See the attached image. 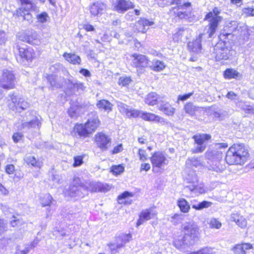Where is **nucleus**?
Here are the masks:
<instances>
[{
	"label": "nucleus",
	"instance_id": "1",
	"mask_svg": "<svg viewBox=\"0 0 254 254\" xmlns=\"http://www.w3.org/2000/svg\"><path fill=\"white\" fill-rule=\"evenodd\" d=\"M249 156L248 150L243 144H234L227 151L225 160L229 165H242Z\"/></svg>",
	"mask_w": 254,
	"mask_h": 254
},
{
	"label": "nucleus",
	"instance_id": "2",
	"mask_svg": "<svg viewBox=\"0 0 254 254\" xmlns=\"http://www.w3.org/2000/svg\"><path fill=\"white\" fill-rule=\"evenodd\" d=\"M91 115L92 117L88 119L85 124H78L75 126L74 130L79 136L87 137L99 127L100 123L98 116L95 114Z\"/></svg>",
	"mask_w": 254,
	"mask_h": 254
},
{
	"label": "nucleus",
	"instance_id": "3",
	"mask_svg": "<svg viewBox=\"0 0 254 254\" xmlns=\"http://www.w3.org/2000/svg\"><path fill=\"white\" fill-rule=\"evenodd\" d=\"M220 13V10L215 7L213 9L212 11L208 12L205 17L204 19L209 22L205 28V30L209 38L213 36L217 29L219 22L222 20V17L219 15Z\"/></svg>",
	"mask_w": 254,
	"mask_h": 254
},
{
	"label": "nucleus",
	"instance_id": "4",
	"mask_svg": "<svg viewBox=\"0 0 254 254\" xmlns=\"http://www.w3.org/2000/svg\"><path fill=\"white\" fill-rule=\"evenodd\" d=\"M26 118V121L23 122L21 124V129L28 131L35 128L39 129L41 126L40 117L36 116L33 112H28Z\"/></svg>",
	"mask_w": 254,
	"mask_h": 254
},
{
	"label": "nucleus",
	"instance_id": "5",
	"mask_svg": "<svg viewBox=\"0 0 254 254\" xmlns=\"http://www.w3.org/2000/svg\"><path fill=\"white\" fill-rule=\"evenodd\" d=\"M84 184L81 183L79 178H75L65 193L71 197H83L86 193L84 191Z\"/></svg>",
	"mask_w": 254,
	"mask_h": 254
},
{
	"label": "nucleus",
	"instance_id": "6",
	"mask_svg": "<svg viewBox=\"0 0 254 254\" xmlns=\"http://www.w3.org/2000/svg\"><path fill=\"white\" fill-rule=\"evenodd\" d=\"M211 136L209 134L200 133L192 136L194 143L196 146L191 149L193 153H200L203 152L206 148V141L210 140Z\"/></svg>",
	"mask_w": 254,
	"mask_h": 254
},
{
	"label": "nucleus",
	"instance_id": "7",
	"mask_svg": "<svg viewBox=\"0 0 254 254\" xmlns=\"http://www.w3.org/2000/svg\"><path fill=\"white\" fill-rule=\"evenodd\" d=\"M184 233V241L190 242V241L197 238L199 235L198 226L194 222H187L183 225Z\"/></svg>",
	"mask_w": 254,
	"mask_h": 254
},
{
	"label": "nucleus",
	"instance_id": "8",
	"mask_svg": "<svg viewBox=\"0 0 254 254\" xmlns=\"http://www.w3.org/2000/svg\"><path fill=\"white\" fill-rule=\"evenodd\" d=\"M9 96L10 97V100H8L7 105L10 109L20 111V110H23L29 107V104L23 98L14 94L9 95Z\"/></svg>",
	"mask_w": 254,
	"mask_h": 254
},
{
	"label": "nucleus",
	"instance_id": "9",
	"mask_svg": "<svg viewBox=\"0 0 254 254\" xmlns=\"http://www.w3.org/2000/svg\"><path fill=\"white\" fill-rule=\"evenodd\" d=\"M150 161L152 165L153 171H155L156 168L162 169L169 163V160L166 155L160 151L154 152L150 157Z\"/></svg>",
	"mask_w": 254,
	"mask_h": 254
},
{
	"label": "nucleus",
	"instance_id": "10",
	"mask_svg": "<svg viewBox=\"0 0 254 254\" xmlns=\"http://www.w3.org/2000/svg\"><path fill=\"white\" fill-rule=\"evenodd\" d=\"M228 147L226 143H217L211 149L207 150L205 153V157L213 161H219L223 157L222 151L220 150L222 148H226Z\"/></svg>",
	"mask_w": 254,
	"mask_h": 254
},
{
	"label": "nucleus",
	"instance_id": "11",
	"mask_svg": "<svg viewBox=\"0 0 254 254\" xmlns=\"http://www.w3.org/2000/svg\"><path fill=\"white\" fill-rule=\"evenodd\" d=\"M0 86L6 90L14 88L15 76L11 71L3 70L2 75L0 77Z\"/></svg>",
	"mask_w": 254,
	"mask_h": 254
},
{
	"label": "nucleus",
	"instance_id": "12",
	"mask_svg": "<svg viewBox=\"0 0 254 254\" xmlns=\"http://www.w3.org/2000/svg\"><path fill=\"white\" fill-rule=\"evenodd\" d=\"M84 191L86 195L88 191L96 192L98 191L105 192L110 190V187L107 185L99 182L93 181L86 182L84 184Z\"/></svg>",
	"mask_w": 254,
	"mask_h": 254
},
{
	"label": "nucleus",
	"instance_id": "13",
	"mask_svg": "<svg viewBox=\"0 0 254 254\" xmlns=\"http://www.w3.org/2000/svg\"><path fill=\"white\" fill-rule=\"evenodd\" d=\"M132 64L137 69H142L149 65V61L145 55L134 54L132 55Z\"/></svg>",
	"mask_w": 254,
	"mask_h": 254
},
{
	"label": "nucleus",
	"instance_id": "14",
	"mask_svg": "<svg viewBox=\"0 0 254 254\" xmlns=\"http://www.w3.org/2000/svg\"><path fill=\"white\" fill-rule=\"evenodd\" d=\"M230 53V50L222 43L217 44L214 48V54L217 61L227 60L229 58Z\"/></svg>",
	"mask_w": 254,
	"mask_h": 254
},
{
	"label": "nucleus",
	"instance_id": "15",
	"mask_svg": "<svg viewBox=\"0 0 254 254\" xmlns=\"http://www.w3.org/2000/svg\"><path fill=\"white\" fill-rule=\"evenodd\" d=\"M95 141L98 146L103 150L107 149L111 143V139L106 134L102 132L96 135Z\"/></svg>",
	"mask_w": 254,
	"mask_h": 254
},
{
	"label": "nucleus",
	"instance_id": "16",
	"mask_svg": "<svg viewBox=\"0 0 254 254\" xmlns=\"http://www.w3.org/2000/svg\"><path fill=\"white\" fill-rule=\"evenodd\" d=\"M17 48L19 51V55L20 58L27 61H31L33 56V51L31 48H28L25 45L21 46L17 45Z\"/></svg>",
	"mask_w": 254,
	"mask_h": 254
},
{
	"label": "nucleus",
	"instance_id": "17",
	"mask_svg": "<svg viewBox=\"0 0 254 254\" xmlns=\"http://www.w3.org/2000/svg\"><path fill=\"white\" fill-rule=\"evenodd\" d=\"M157 214V212L152 209H145L142 211L139 215L136 225L139 226L142 224L144 222L149 220L154 217Z\"/></svg>",
	"mask_w": 254,
	"mask_h": 254
},
{
	"label": "nucleus",
	"instance_id": "18",
	"mask_svg": "<svg viewBox=\"0 0 254 254\" xmlns=\"http://www.w3.org/2000/svg\"><path fill=\"white\" fill-rule=\"evenodd\" d=\"M141 118L144 120L153 122L162 125H164L166 123L165 120L163 118L151 113L142 112Z\"/></svg>",
	"mask_w": 254,
	"mask_h": 254
},
{
	"label": "nucleus",
	"instance_id": "19",
	"mask_svg": "<svg viewBox=\"0 0 254 254\" xmlns=\"http://www.w3.org/2000/svg\"><path fill=\"white\" fill-rule=\"evenodd\" d=\"M164 99L165 98L162 99V101L159 104L158 109L167 116H173L175 109L168 102L165 101Z\"/></svg>",
	"mask_w": 254,
	"mask_h": 254
},
{
	"label": "nucleus",
	"instance_id": "20",
	"mask_svg": "<svg viewBox=\"0 0 254 254\" xmlns=\"http://www.w3.org/2000/svg\"><path fill=\"white\" fill-rule=\"evenodd\" d=\"M133 7V3L129 0H119L115 6V9L116 11L122 13Z\"/></svg>",
	"mask_w": 254,
	"mask_h": 254
},
{
	"label": "nucleus",
	"instance_id": "21",
	"mask_svg": "<svg viewBox=\"0 0 254 254\" xmlns=\"http://www.w3.org/2000/svg\"><path fill=\"white\" fill-rule=\"evenodd\" d=\"M21 6L17 10V13H21L25 12H28L31 10L35 11L37 10L36 5L31 2L30 0H21Z\"/></svg>",
	"mask_w": 254,
	"mask_h": 254
},
{
	"label": "nucleus",
	"instance_id": "22",
	"mask_svg": "<svg viewBox=\"0 0 254 254\" xmlns=\"http://www.w3.org/2000/svg\"><path fill=\"white\" fill-rule=\"evenodd\" d=\"M186 188L188 189L196 195L202 193L205 191L203 185L197 181L190 183V185L186 187Z\"/></svg>",
	"mask_w": 254,
	"mask_h": 254
},
{
	"label": "nucleus",
	"instance_id": "23",
	"mask_svg": "<svg viewBox=\"0 0 254 254\" xmlns=\"http://www.w3.org/2000/svg\"><path fill=\"white\" fill-rule=\"evenodd\" d=\"M164 98V96L159 95L155 92H152L147 95L145 102L149 105L153 106L157 103L159 104L162 101V99Z\"/></svg>",
	"mask_w": 254,
	"mask_h": 254
},
{
	"label": "nucleus",
	"instance_id": "24",
	"mask_svg": "<svg viewBox=\"0 0 254 254\" xmlns=\"http://www.w3.org/2000/svg\"><path fill=\"white\" fill-rule=\"evenodd\" d=\"M232 221L242 229H245L247 226V221L246 218L238 213H234L231 216Z\"/></svg>",
	"mask_w": 254,
	"mask_h": 254
},
{
	"label": "nucleus",
	"instance_id": "25",
	"mask_svg": "<svg viewBox=\"0 0 254 254\" xmlns=\"http://www.w3.org/2000/svg\"><path fill=\"white\" fill-rule=\"evenodd\" d=\"M252 245L250 243H243L237 245L233 248V251L236 254H247V251L253 249Z\"/></svg>",
	"mask_w": 254,
	"mask_h": 254
},
{
	"label": "nucleus",
	"instance_id": "26",
	"mask_svg": "<svg viewBox=\"0 0 254 254\" xmlns=\"http://www.w3.org/2000/svg\"><path fill=\"white\" fill-rule=\"evenodd\" d=\"M202 36V34H200L198 37L195 41L192 43H189L188 46L190 50L194 52H198L201 50V42Z\"/></svg>",
	"mask_w": 254,
	"mask_h": 254
},
{
	"label": "nucleus",
	"instance_id": "27",
	"mask_svg": "<svg viewBox=\"0 0 254 254\" xmlns=\"http://www.w3.org/2000/svg\"><path fill=\"white\" fill-rule=\"evenodd\" d=\"M64 59L69 62L70 63L73 64H79L81 62V59L79 56L74 54L65 53L63 55Z\"/></svg>",
	"mask_w": 254,
	"mask_h": 254
},
{
	"label": "nucleus",
	"instance_id": "28",
	"mask_svg": "<svg viewBox=\"0 0 254 254\" xmlns=\"http://www.w3.org/2000/svg\"><path fill=\"white\" fill-rule=\"evenodd\" d=\"M153 24V22L152 21H149L145 18H141L137 21L136 26L139 31L144 33L146 29V26H150Z\"/></svg>",
	"mask_w": 254,
	"mask_h": 254
},
{
	"label": "nucleus",
	"instance_id": "29",
	"mask_svg": "<svg viewBox=\"0 0 254 254\" xmlns=\"http://www.w3.org/2000/svg\"><path fill=\"white\" fill-rule=\"evenodd\" d=\"M104 7L103 3L99 1L95 2L90 6V13L94 16L97 15L103 9Z\"/></svg>",
	"mask_w": 254,
	"mask_h": 254
},
{
	"label": "nucleus",
	"instance_id": "30",
	"mask_svg": "<svg viewBox=\"0 0 254 254\" xmlns=\"http://www.w3.org/2000/svg\"><path fill=\"white\" fill-rule=\"evenodd\" d=\"M97 106L99 109L109 112L112 110L113 105L108 100L103 99L97 102Z\"/></svg>",
	"mask_w": 254,
	"mask_h": 254
},
{
	"label": "nucleus",
	"instance_id": "31",
	"mask_svg": "<svg viewBox=\"0 0 254 254\" xmlns=\"http://www.w3.org/2000/svg\"><path fill=\"white\" fill-rule=\"evenodd\" d=\"M177 205L180 211L183 213H188L190 209L189 202L185 198H179L177 200Z\"/></svg>",
	"mask_w": 254,
	"mask_h": 254
},
{
	"label": "nucleus",
	"instance_id": "32",
	"mask_svg": "<svg viewBox=\"0 0 254 254\" xmlns=\"http://www.w3.org/2000/svg\"><path fill=\"white\" fill-rule=\"evenodd\" d=\"M224 75L225 78L240 79L241 78V74L236 70L233 69H227L224 71Z\"/></svg>",
	"mask_w": 254,
	"mask_h": 254
},
{
	"label": "nucleus",
	"instance_id": "33",
	"mask_svg": "<svg viewBox=\"0 0 254 254\" xmlns=\"http://www.w3.org/2000/svg\"><path fill=\"white\" fill-rule=\"evenodd\" d=\"M24 161L28 165H31L33 167L38 168H40L42 166V162L39 160H37L34 156H26L24 158Z\"/></svg>",
	"mask_w": 254,
	"mask_h": 254
},
{
	"label": "nucleus",
	"instance_id": "34",
	"mask_svg": "<svg viewBox=\"0 0 254 254\" xmlns=\"http://www.w3.org/2000/svg\"><path fill=\"white\" fill-rule=\"evenodd\" d=\"M152 64V65H150V67L152 70L155 71H160L163 70L166 66L163 62L158 60H154Z\"/></svg>",
	"mask_w": 254,
	"mask_h": 254
},
{
	"label": "nucleus",
	"instance_id": "35",
	"mask_svg": "<svg viewBox=\"0 0 254 254\" xmlns=\"http://www.w3.org/2000/svg\"><path fill=\"white\" fill-rule=\"evenodd\" d=\"M27 42L33 45H39L41 43L38 38V35L36 32L27 35Z\"/></svg>",
	"mask_w": 254,
	"mask_h": 254
},
{
	"label": "nucleus",
	"instance_id": "36",
	"mask_svg": "<svg viewBox=\"0 0 254 254\" xmlns=\"http://www.w3.org/2000/svg\"><path fill=\"white\" fill-rule=\"evenodd\" d=\"M197 107L195 106L192 103L189 102L187 103L184 106V110L186 113L190 116L194 115Z\"/></svg>",
	"mask_w": 254,
	"mask_h": 254
},
{
	"label": "nucleus",
	"instance_id": "37",
	"mask_svg": "<svg viewBox=\"0 0 254 254\" xmlns=\"http://www.w3.org/2000/svg\"><path fill=\"white\" fill-rule=\"evenodd\" d=\"M212 203L210 201H203L197 204H192V207L196 210H200L203 208H208L211 206Z\"/></svg>",
	"mask_w": 254,
	"mask_h": 254
},
{
	"label": "nucleus",
	"instance_id": "38",
	"mask_svg": "<svg viewBox=\"0 0 254 254\" xmlns=\"http://www.w3.org/2000/svg\"><path fill=\"white\" fill-rule=\"evenodd\" d=\"M108 246L112 254H115L118 253L120 249L124 247V244L117 242V243H110Z\"/></svg>",
	"mask_w": 254,
	"mask_h": 254
},
{
	"label": "nucleus",
	"instance_id": "39",
	"mask_svg": "<svg viewBox=\"0 0 254 254\" xmlns=\"http://www.w3.org/2000/svg\"><path fill=\"white\" fill-rule=\"evenodd\" d=\"M187 165H192L195 167H198L202 166V163L198 158L192 157L189 158L186 160Z\"/></svg>",
	"mask_w": 254,
	"mask_h": 254
},
{
	"label": "nucleus",
	"instance_id": "40",
	"mask_svg": "<svg viewBox=\"0 0 254 254\" xmlns=\"http://www.w3.org/2000/svg\"><path fill=\"white\" fill-rule=\"evenodd\" d=\"M238 106L247 113H254V108L244 102H239Z\"/></svg>",
	"mask_w": 254,
	"mask_h": 254
},
{
	"label": "nucleus",
	"instance_id": "41",
	"mask_svg": "<svg viewBox=\"0 0 254 254\" xmlns=\"http://www.w3.org/2000/svg\"><path fill=\"white\" fill-rule=\"evenodd\" d=\"M36 17L37 19V22L39 23L47 22L50 18L48 14L46 12H42L37 14Z\"/></svg>",
	"mask_w": 254,
	"mask_h": 254
},
{
	"label": "nucleus",
	"instance_id": "42",
	"mask_svg": "<svg viewBox=\"0 0 254 254\" xmlns=\"http://www.w3.org/2000/svg\"><path fill=\"white\" fill-rule=\"evenodd\" d=\"M186 31V29L180 28H179L177 32H176L173 35V40L175 42H179L182 39V38Z\"/></svg>",
	"mask_w": 254,
	"mask_h": 254
},
{
	"label": "nucleus",
	"instance_id": "43",
	"mask_svg": "<svg viewBox=\"0 0 254 254\" xmlns=\"http://www.w3.org/2000/svg\"><path fill=\"white\" fill-rule=\"evenodd\" d=\"M208 223L210 228L219 229L222 226L221 223L218 219L214 218H211Z\"/></svg>",
	"mask_w": 254,
	"mask_h": 254
},
{
	"label": "nucleus",
	"instance_id": "44",
	"mask_svg": "<svg viewBox=\"0 0 254 254\" xmlns=\"http://www.w3.org/2000/svg\"><path fill=\"white\" fill-rule=\"evenodd\" d=\"M225 167L222 165L219 164V163L213 164L208 167V169L209 170L215 171L219 173H222L225 170Z\"/></svg>",
	"mask_w": 254,
	"mask_h": 254
},
{
	"label": "nucleus",
	"instance_id": "45",
	"mask_svg": "<svg viewBox=\"0 0 254 254\" xmlns=\"http://www.w3.org/2000/svg\"><path fill=\"white\" fill-rule=\"evenodd\" d=\"M52 200V196L49 194H45L43 198H41V203L42 206H49L50 205Z\"/></svg>",
	"mask_w": 254,
	"mask_h": 254
},
{
	"label": "nucleus",
	"instance_id": "46",
	"mask_svg": "<svg viewBox=\"0 0 254 254\" xmlns=\"http://www.w3.org/2000/svg\"><path fill=\"white\" fill-rule=\"evenodd\" d=\"M47 79L52 87L59 88L61 86L59 83L57 82V77L55 75L53 74L50 75L48 76Z\"/></svg>",
	"mask_w": 254,
	"mask_h": 254
},
{
	"label": "nucleus",
	"instance_id": "47",
	"mask_svg": "<svg viewBox=\"0 0 254 254\" xmlns=\"http://www.w3.org/2000/svg\"><path fill=\"white\" fill-rule=\"evenodd\" d=\"M242 14L246 17H254V8L251 7H244L242 9Z\"/></svg>",
	"mask_w": 254,
	"mask_h": 254
},
{
	"label": "nucleus",
	"instance_id": "48",
	"mask_svg": "<svg viewBox=\"0 0 254 254\" xmlns=\"http://www.w3.org/2000/svg\"><path fill=\"white\" fill-rule=\"evenodd\" d=\"M184 219V216L182 214H175L171 217V222L174 225L181 223Z\"/></svg>",
	"mask_w": 254,
	"mask_h": 254
},
{
	"label": "nucleus",
	"instance_id": "49",
	"mask_svg": "<svg viewBox=\"0 0 254 254\" xmlns=\"http://www.w3.org/2000/svg\"><path fill=\"white\" fill-rule=\"evenodd\" d=\"M84 155L75 156L73 158L74 162L72 165L73 167H77L81 166L83 163V158Z\"/></svg>",
	"mask_w": 254,
	"mask_h": 254
},
{
	"label": "nucleus",
	"instance_id": "50",
	"mask_svg": "<svg viewBox=\"0 0 254 254\" xmlns=\"http://www.w3.org/2000/svg\"><path fill=\"white\" fill-rule=\"evenodd\" d=\"M142 113V112H141L138 110L130 109L127 117L129 118H136L138 117H141Z\"/></svg>",
	"mask_w": 254,
	"mask_h": 254
},
{
	"label": "nucleus",
	"instance_id": "51",
	"mask_svg": "<svg viewBox=\"0 0 254 254\" xmlns=\"http://www.w3.org/2000/svg\"><path fill=\"white\" fill-rule=\"evenodd\" d=\"M118 108L120 112L121 113L125 114L127 116L130 109L128 108V106L127 105H125L123 103H120V104L118 105Z\"/></svg>",
	"mask_w": 254,
	"mask_h": 254
},
{
	"label": "nucleus",
	"instance_id": "52",
	"mask_svg": "<svg viewBox=\"0 0 254 254\" xmlns=\"http://www.w3.org/2000/svg\"><path fill=\"white\" fill-rule=\"evenodd\" d=\"M138 154L139 156V160L141 161H145L147 159V154L145 150L142 149H139Z\"/></svg>",
	"mask_w": 254,
	"mask_h": 254
},
{
	"label": "nucleus",
	"instance_id": "53",
	"mask_svg": "<svg viewBox=\"0 0 254 254\" xmlns=\"http://www.w3.org/2000/svg\"><path fill=\"white\" fill-rule=\"evenodd\" d=\"M17 15L18 16H22L23 17V19L27 20L28 22L31 23L32 22V16L31 14V13H29V12H22V14L21 13H17Z\"/></svg>",
	"mask_w": 254,
	"mask_h": 254
},
{
	"label": "nucleus",
	"instance_id": "54",
	"mask_svg": "<svg viewBox=\"0 0 254 254\" xmlns=\"http://www.w3.org/2000/svg\"><path fill=\"white\" fill-rule=\"evenodd\" d=\"M124 170V167L122 165L114 166L112 168V172L116 175L123 173Z\"/></svg>",
	"mask_w": 254,
	"mask_h": 254
},
{
	"label": "nucleus",
	"instance_id": "55",
	"mask_svg": "<svg viewBox=\"0 0 254 254\" xmlns=\"http://www.w3.org/2000/svg\"><path fill=\"white\" fill-rule=\"evenodd\" d=\"M131 79L128 77H122L119 79V83L122 86H126L129 84Z\"/></svg>",
	"mask_w": 254,
	"mask_h": 254
},
{
	"label": "nucleus",
	"instance_id": "56",
	"mask_svg": "<svg viewBox=\"0 0 254 254\" xmlns=\"http://www.w3.org/2000/svg\"><path fill=\"white\" fill-rule=\"evenodd\" d=\"M23 134L21 132L14 133L12 135V139L15 143H17L22 139Z\"/></svg>",
	"mask_w": 254,
	"mask_h": 254
},
{
	"label": "nucleus",
	"instance_id": "57",
	"mask_svg": "<svg viewBox=\"0 0 254 254\" xmlns=\"http://www.w3.org/2000/svg\"><path fill=\"white\" fill-rule=\"evenodd\" d=\"M131 236L130 234L124 235L121 237V243L123 244H124V246L125 244L129 241L130 239Z\"/></svg>",
	"mask_w": 254,
	"mask_h": 254
},
{
	"label": "nucleus",
	"instance_id": "58",
	"mask_svg": "<svg viewBox=\"0 0 254 254\" xmlns=\"http://www.w3.org/2000/svg\"><path fill=\"white\" fill-rule=\"evenodd\" d=\"M7 223L3 219H0V235L6 230Z\"/></svg>",
	"mask_w": 254,
	"mask_h": 254
},
{
	"label": "nucleus",
	"instance_id": "59",
	"mask_svg": "<svg viewBox=\"0 0 254 254\" xmlns=\"http://www.w3.org/2000/svg\"><path fill=\"white\" fill-rule=\"evenodd\" d=\"M7 39L6 34L4 31L0 30V44H4Z\"/></svg>",
	"mask_w": 254,
	"mask_h": 254
},
{
	"label": "nucleus",
	"instance_id": "60",
	"mask_svg": "<svg viewBox=\"0 0 254 254\" xmlns=\"http://www.w3.org/2000/svg\"><path fill=\"white\" fill-rule=\"evenodd\" d=\"M73 87L77 90H81L82 91L84 90L85 88L84 84L81 82H75L73 83Z\"/></svg>",
	"mask_w": 254,
	"mask_h": 254
},
{
	"label": "nucleus",
	"instance_id": "61",
	"mask_svg": "<svg viewBox=\"0 0 254 254\" xmlns=\"http://www.w3.org/2000/svg\"><path fill=\"white\" fill-rule=\"evenodd\" d=\"M132 194L128 192V191H125L124 193H123L122 194L118 196V199L119 200H121L123 199H125L126 198H127L128 197L132 196Z\"/></svg>",
	"mask_w": 254,
	"mask_h": 254
},
{
	"label": "nucleus",
	"instance_id": "62",
	"mask_svg": "<svg viewBox=\"0 0 254 254\" xmlns=\"http://www.w3.org/2000/svg\"><path fill=\"white\" fill-rule=\"evenodd\" d=\"M193 94L192 92L189 93L188 94H186L183 95H179L178 96V100H181L182 101H185L189 99L192 95Z\"/></svg>",
	"mask_w": 254,
	"mask_h": 254
},
{
	"label": "nucleus",
	"instance_id": "63",
	"mask_svg": "<svg viewBox=\"0 0 254 254\" xmlns=\"http://www.w3.org/2000/svg\"><path fill=\"white\" fill-rule=\"evenodd\" d=\"M14 171V166L12 164L6 165L5 167V171L8 174H11Z\"/></svg>",
	"mask_w": 254,
	"mask_h": 254
},
{
	"label": "nucleus",
	"instance_id": "64",
	"mask_svg": "<svg viewBox=\"0 0 254 254\" xmlns=\"http://www.w3.org/2000/svg\"><path fill=\"white\" fill-rule=\"evenodd\" d=\"M198 254H212V250L209 248H204L198 251Z\"/></svg>",
	"mask_w": 254,
	"mask_h": 254
}]
</instances>
